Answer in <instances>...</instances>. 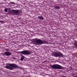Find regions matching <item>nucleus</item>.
Listing matches in <instances>:
<instances>
[{
    "mask_svg": "<svg viewBox=\"0 0 77 77\" xmlns=\"http://www.w3.org/2000/svg\"><path fill=\"white\" fill-rule=\"evenodd\" d=\"M38 18L41 20H45V19L44 18V17L42 16H38Z\"/></svg>",
    "mask_w": 77,
    "mask_h": 77,
    "instance_id": "1a4fd4ad",
    "label": "nucleus"
},
{
    "mask_svg": "<svg viewBox=\"0 0 77 77\" xmlns=\"http://www.w3.org/2000/svg\"><path fill=\"white\" fill-rule=\"evenodd\" d=\"M10 4H13V5H14V2H11L10 3H9Z\"/></svg>",
    "mask_w": 77,
    "mask_h": 77,
    "instance_id": "4468645a",
    "label": "nucleus"
},
{
    "mask_svg": "<svg viewBox=\"0 0 77 77\" xmlns=\"http://www.w3.org/2000/svg\"><path fill=\"white\" fill-rule=\"evenodd\" d=\"M76 30H77V29H76Z\"/></svg>",
    "mask_w": 77,
    "mask_h": 77,
    "instance_id": "6ab92c4d",
    "label": "nucleus"
},
{
    "mask_svg": "<svg viewBox=\"0 0 77 77\" xmlns=\"http://www.w3.org/2000/svg\"><path fill=\"white\" fill-rule=\"evenodd\" d=\"M3 22V21L0 20V23H2Z\"/></svg>",
    "mask_w": 77,
    "mask_h": 77,
    "instance_id": "dca6fc26",
    "label": "nucleus"
},
{
    "mask_svg": "<svg viewBox=\"0 0 77 77\" xmlns=\"http://www.w3.org/2000/svg\"><path fill=\"white\" fill-rule=\"evenodd\" d=\"M71 75H72V76H75V73H74V72H72V73L71 74Z\"/></svg>",
    "mask_w": 77,
    "mask_h": 77,
    "instance_id": "f8f14e48",
    "label": "nucleus"
},
{
    "mask_svg": "<svg viewBox=\"0 0 77 77\" xmlns=\"http://www.w3.org/2000/svg\"><path fill=\"white\" fill-rule=\"evenodd\" d=\"M73 77H77V76H73Z\"/></svg>",
    "mask_w": 77,
    "mask_h": 77,
    "instance_id": "f3484780",
    "label": "nucleus"
},
{
    "mask_svg": "<svg viewBox=\"0 0 77 77\" xmlns=\"http://www.w3.org/2000/svg\"><path fill=\"white\" fill-rule=\"evenodd\" d=\"M19 53L22 54L26 55H29L31 54L29 52L28 50H24L21 51H19Z\"/></svg>",
    "mask_w": 77,
    "mask_h": 77,
    "instance_id": "423d86ee",
    "label": "nucleus"
},
{
    "mask_svg": "<svg viewBox=\"0 0 77 77\" xmlns=\"http://www.w3.org/2000/svg\"><path fill=\"white\" fill-rule=\"evenodd\" d=\"M54 55L56 57H61L63 56V55L61 52L57 51L54 53Z\"/></svg>",
    "mask_w": 77,
    "mask_h": 77,
    "instance_id": "39448f33",
    "label": "nucleus"
},
{
    "mask_svg": "<svg viewBox=\"0 0 77 77\" xmlns=\"http://www.w3.org/2000/svg\"><path fill=\"white\" fill-rule=\"evenodd\" d=\"M5 51H9L10 49L9 48H5Z\"/></svg>",
    "mask_w": 77,
    "mask_h": 77,
    "instance_id": "9b49d317",
    "label": "nucleus"
},
{
    "mask_svg": "<svg viewBox=\"0 0 77 77\" xmlns=\"http://www.w3.org/2000/svg\"><path fill=\"white\" fill-rule=\"evenodd\" d=\"M51 67L53 68L57 69H63L64 68V67L60 65L57 64H54V65H52Z\"/></svg>",
    "mask_w": 77,
    "mask_h": 77,
    "instance_id": "20e7f679",
    "label": "nucleus"
},
{
    "mask_svg": "<svg viewBox=\"0 0 77 77\" xmlns=\"http://www.w3.org/2000/svg\"><path fill=\"white\" fill-rule=\"evenodd\" d=\"M12 53L11 52L8 51H5V52L4 54H3V55H6L7 56H10L11 55Z\"/></svg>",
    "mask_w": 77,
    "mask_h": 77,
    "instance_id": "0eeeda50",
    "label": "nucleus"
},
{
    "mask_svg": "<svg viewBox=\"0 0 77 77\" xmlns=\"http://www.w3.org/2000/svg\"><path fill=\"white\" fill-rule=\"evenodd\" d=\"M15 58L14 57V59Z\"/></svg>",
    "mask_w": 77,
    "mask_h": 77,
    "instance_id": "a211bd4d",
    "label": "nucleus"
},
{
    "mask_svg": "<svg viewBox=\"0 0 77 77\" xmlns=\"http://www.w3.org/2000/svg\"><path fill=\"white\" fill-rule=\"evenodd\" d=\"M24 58V57L23 56H22L21 58V59H20L21 60V61L23 60Z\"/></svg>",
    "mask_w": 77,
    "mask_h": 77,
    "instance_id": "ddd939ff",
    "label": "nucleus"
},
{
    "mask_svg": "<svg viewBox=\"0 0 77 77\" xmlns=\"http://www.w3.org/2000/svg\"><path fill=\"white\" fill-rule=\"evenodd\" d=\"M13 12L14 14H15V15H17L19 14L20 12V10H12L11 11L10 10H8V13L9 14H11L12 12Z\"/></svg>",
    "mask_w": 77,
    "mask_h": 77,
    "instance_id": "7ed1b4c3",
    "label": "nucleus"
},
{
    "mask_svg": "<svg viewBox=\"0 0 77 77\" xmlns=\"http://www.w3.org/2000/svg\"><path fill=\"white\" fill-rule=\"evenodd\" d=\"M32 41L34 43V44L36 45H40L41 44H46L48 43V42L45 40H42L40 39H38L35 38L33 39Z\"/></svg>",
    "mask_w": 77,
    "mask_h": 77,
    "instance_id": "f257e3e1",
    "label": "nucleus"
},
{
    "mask_svg": "<svg viewBox=\"0 0 77 77\" xmlns=\"http://www.w3.org/2000/svg\"><path fill=\"white\" fill-rule=\"evenodd\" d=\"M4 11L5 12H7L8 11V10L6 8H5L4 10Z\"/></svg>",
    "mask_w": 77,
    "mask_h": 77,
    "instance_id": "2eb2a0df",
    "label": "nucleus"
},
{
    "mask_svg": "<svg viewBox=\"0 0 77 77\" xmlns=\"http://www.w3.org/2000/svg\"><path fill=\"white\" fill-rule=\"evenodd\" d=\"M9 66L10 67L8 66H6L5 68L7 69H9L10 70H13V68L14 69H18L20 68V66L15 63H10Z\"/></svg>",
    "mask_w": 77,
    "mask_h": 77,
    "instance_id": "f03ea898",
    "label": "nucleus"
},
{
    "mask_svg": "<svg viewBox=\"0 0 77 77\" xmlns=\"http://www.w3.org/2000/svg\"><path fill=\"white\" fill-rule=\"evenodd\" d=\"M74 46L76 48H77V41L75 40L74 42L73 43Z\"/></svg>",
    "mask_w": 77,
    "mask_h": 77,
    "instance_id": "6e6552de",
    "label": "nucleus"
},
{
    "mask_svg": "<svg viewBox=\"0 0 77 77\" xmlns=\"http://www.w3.org/2000/svg\"><path fill=\"white\" fill-rule=\"evenodd\" d=\"M54 8L55 9H60V7L58 6H55L54 7Z\"/></svg>",
    "mask_w": 77,
    "mask_h": 77,
    "instance_id": "9d476101",
    "label": "nucleus"
}]
</instances>
